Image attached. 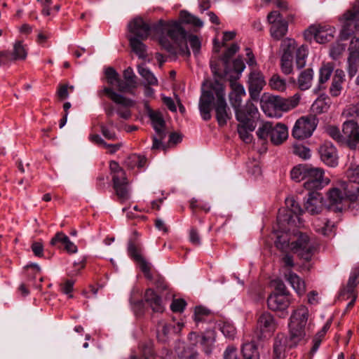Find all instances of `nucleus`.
I'll list each match as a JSON object with an SVG mask.
<instances>
[{"mask_svg": "<svg viewBox=\"0 0 359 359\" xmlns=\"http://www.w3.org/2000/svg\"><path fill=\"white\" fill-rule=\"evenodd\" d=\"M154 30L160 34L159 43L166 51L172 55L180 54L189 57L190 50L187 41L195 55L200 52L201 41L194 34H188L187 31L177 21L161 20L154 27Z\"/></svg>", "mask_w": 359, "mask_h": 359, "instance_id": "obj_1", "label": "nucleus"}, {"mask_svg": "<svg viewBox=\"0 0 359 359\" xmlns=\"http://www.w3.org/2000/svg\"><path fill=\"white\" fill-rule=\"evenodd\" d=\"M215 111V118L219 126L226 125L232 114L225 99L224 86L218 81H214L208 90L202 91L198 108L204 121L210 120L211 107Z\"/></svg>", "mask_w": 359, "mask_h": 359, "instance_id": "obj_2", "label": "nucleus"}, {"mask_svg": "<svg viewBox=\"0 0 359 359\" xmlns=\"http://www.w3.org/2000/svg\"><path fill=\"white\" fill-rule=\"evenodd\" d=\"M294 238L295 239L291 240L288 233H281L275 241L276 247L284 252L291 251L300 259L309 262L316 250L315 243L307 234L301 232L295 235Z\"/></svg>", "mask_w": 359, "mask_h": 359, "instance_id": "obj_3", "label": "nucleus"}, {"mask_svg": "<svg viewBox=\"0 0 359 359\" xmlns=\"http://www.w3.org/2000/svg\"><path fill=\"white\" fill-rule=\"evenodd\" d=\"M309 317V309L304 305L298 306L292 313L289 322L290 346H297L304 340L306 337L305 328Z\"/></svg>", "mask_w": 359, "mask_h": 359, "instance_id": "obj_4", "label": "nucleus"}, {"mask_svg": "<svg viewBox=\"0 0 359 359\" xmlns=\"http://www.w3.org/2000/svg\"><path fill=\"white\" fill-rule=\"evenodd\" d=\"M258 109L256 106L251 102L246 103V109L245 110L238 111L236 113V119L239 122L238 125V133L239 137L245 143H250L252 141V135L250 134L255 128V119L257 117Z\"/></svg>", "mask_w": 359, "mask_h": 359, "instance_id": "obj_5", "label": "nucleus"}, {"mask_svg": "<svg viewBox=\"0 0 359 359\" xmlns=\"http://www.w3.org/2000/svg\"><path fill=\"white\" fill-rule=\"evenodd\" d=\"M113 182V188L116 195L121 202L129 199L130 194L128 188V182L126 172L116 161H111L109 164Z\"/></svg>", "mask_w": 359, "mask_h": 359, "instance_id": "obj_6", "label": "nucleus"}, {"mask_svg": "<svg viewBox=\"0 0 359 359\" xmlns=\"http://www.w3.org/2000/svg\"><path fill=\"white\" fill-rule=\"evenodd\" d=\"M257 135L264 140L269 137L273 144L278 145L287 138V128L282 123L273 124L271 122H266L258 128Z\"/></svg>", "mask_w": 359, "mask_h": 359, "instance_id": "obj_7", "label": "nucleus"}, {"mask_svg": "<svg viewBox=\"0 0 359 359\" xmlns=\"http://www.w3.org/2000/svg\"><path fill=\"white\" fill-rule=\"evenodd\" d=\"M147 111L155 130V135L152 137L151 149L165 150L166 146L163 143V141L167 136V131L163 115L159 111H154L149 107L147 108Z\"/></svg>", "mask_w": 359, "mask_h": 359, "instance_id": "obj_8", "label": "nucleus"}, {"mask_svg": "<svg viewBox=\"0 0 359 359\" xmlns=\"http://www.w3.org/2000/svg\"><path fill=\"white\" fill-rule=\"evenodd\" d=\"M188 339L192 346H200L205 354L210 355L215 348L216 332L213 330L200 332H191L189 334Z\"/></svg>", "mask_w": 359, "mask_h": 359, "instance_id": "obj_9", "label": "nucleus"}, {"mask_svg": "<svg viewBox=\"0 0 359 359\" xmlns=\"http://www.w3.org/2000/svg\"><path fill=\"white\" fill-rule=\"evenodd\" d=\"M318 124L315 116H302L297 120L292 128V135L298 140H304L311 136Z\"/></svg>", "mask_w": 359, "mask_h": 359, "instance_id": "obj_10", "label": "nucleus"}, {"mask_svg": "<svg viewBox=\"0 0 359 359\" xmlns=\"http://www.w3.org/2000/svg\"><path fill=\"white\" fill-rule=\"evenodd\" d=\"M102 93L114 102L121 105V107H118L116 110L117 114L121 118L128 120L131 117V111L128 107L134 105L135 102L133 100L116 93L110 87H104L102 90Z\"/></svg>", "mask_w": 359, "mask_h": 359, "instance_id": "obj_11", "label": "nucleus"}, {"mask_svg": "<svg viewBox=\"0 0 359 359\" xmlns=\"http://www.w3.org/2000/svg\"><path fill=\"white\" fill-rule=\"evenodd\" d=\"M162 20L157 23L150 26L142 18L134 19L128 25V29L130 34L128 37H136V39L144 40L148 38L150 33L153 32L160 39V34L154 30V27L157 25Z\"/></svg>", "mask_w": 359, "mask_h": 359, "instance_id": "obj_12", "label": "nucleus"}, {"mask_svg": "<svg viewBox=\"0 0 359 359\" xmlns=\"http://www.w3.org/2000/svg\"><path fill=\"white\" fill-rule=\"evenodd\" d=\"M267 20L271 25L270 34L275 40H280L284 37L288 30V24L279 11H273L267 15Z\"/></svg>", "mask_w": 359, "mask_h": 359, "instance_id": "obj_13", "label": "nucleus"}, {"mask_svg": "<svg viewBox=\"0 0 359 359\" xmlns=\"http://www.w3.org/2000/svg\"><path fill=\"white\" fill-rule=\"evenodd\" d=\"M142 247L134 241H129L128 243V254L129 257L140 266V268L147 279L152 278L150 264L142 256Z\"/></svg>", "mask_w": 359, "mask_h": 359, "instance_id": "obj_14", "label": "nucleus"}, {"mask_svg": "<svg viewBox=\"0 0 359 359\" xmlns=\"http://www.w3.org/2000/svg\"><path fill=\"white\" fill-rule=\"evenodd\" d=\"M343 144L351 150L359 145V125L354 121H346L342 125Z\"/></svg>", "mask_w": 359, "mask_h": 359, "instance_id": "obj_15", "label": "nucleus"}, {"mask_svg": "<svg viewBox=\"0 0 359 359\" xmlns=\"http://www.w3.org/2000/svg\"><path fill=\"white\" fill-rule=\"evenodd\" d=\"M334 30L330 26L311 25L304 32L306 40L313 38L319 43H325L331 41L334 37Z\"/></svg>", "mask_w": 359, "mask_h": 359, "instance_id": "obj_16", "label": "nucleus"}, {"mask_svg": "<svg viewBox=\"0 0 359 359\" xmlns=\"http://www.w3.org/2000/svg\"><path fill=\"white\" fill-rule=\"evenodd\" d=\"M323 175L322 169L309 167L304 181V187L308 190L322 189L329 183V180L325 179Z\"/></svg>", "mask_w": 359, "mask_h": 359, "instance_id": "obj_17", "label": "nucleus"}, {"mask_svg": "<svg viewBox=\"0 0 359 359\" xmlns=\"http://www.w3.org/2000/svg\"><path fill=\"white\" fill-rule=\"evenodd\" d=\"M276 327V321L269 312H264L257 318L256 329L260 334L259 337L271 336Z\"/></svg>", "mask_w": 359, "mask_h": 359, "instance_id": "obj_18", "label": "nucleus"}, {"mask_svg": "<svg viewBox=\"0 0 359 359\" xmlns=\"http://www.w3.org/2000/svg\"><path fill=\"white\" fill-rule=\"evenodd\" d=\"M300 96L295 94L289 98H284L280 96H271L266 103L269 107L274 109L287 111L296 107L299 102Z\"/></svg>", "mask_w": 359, "mask_h": 359, "instance_id": "obj_19", "label": "nucleus"}, {"mask_svg": "<svg viewBox=\"0 0 359 359\" xmlns=\"http://www.w3.org/2000/svg\"><path fill=\"white\" fill-rule=\"evenodd\" d=\"M328 197L332 205H339L346 198L351 201H355L359 197V187H356L353 190L348 185L344 193L338 188H333L329 191Z\"/></svg>", "mask_w": 359, "mask_h": 359, "instance_id": "obj_20", "label": "nucleus"}, {"mask_svg": "<svg viewBox=\"0 0 359 359\" xmlns=\"http://www.w3.org/2000/svg\"><path fill=\"white\" fill-rule=\"evenodd\" d=\"M144 302L147 303L155 313H163L164 311V306L161 296L151 288H148L145 290L143 300L137 301L135 303V306L142 308Z\"/></svg>", "mask_w": 359, "mask_h": 359, "instance_id": "obj_21", "label": "nucleus"}, {"mask_svg": "<svg viewBox=\"0 0 359 359\" xmlns=\"http://www.w3.org/2000/svg\"><path fill=\"white\" fill-rule=\"evenodd\" d=\"M349 55L348 57V74L350 77H353L359 68V38L353 37L348 47Z\"/></svg>", "mask_w": 359, "mask_h": 359, "instance_id": "obj_22", "label": "nucleus"}, {"mask_svg": "<svg viewBox=\"0 0 359 359\" xmlns=\"http://www.w3.org/2000/svg\"><path fill=\"white\" fill-rule=\"evenodd\" d=\"M266 84L264 76L259 71H252L249 74L248 79V91L250 97L254 100H257L259 94Z\"/></svg>", "mask_w": 359, "mask_h": 359, "instance_id": "obj_23", "label": "nucleus"}, {"mask_svg": "<svg viewBox=\"0 0 359 359\" xmlns=\"http://www.w3.org/2000/svg\"><path fill=\"white\" fill-rule=\"evenodd\" d=\"M290 336L287 337L284 334L279 333L274 339L273 359H284L286 349L292 348L297 346H290Z\"/></svg>", "mask_w": 359, "mask_h": 359, "instance_id": "obj_24", "label": "nucleus"}, {"mask_svg": "<svg viewBox=\"0 0 359 359\" xmlns=\"http://www.w3.org/2000/svg\"><path fill=\"white\" fill-rule=\"evenodd\" d=\"M320 159L326 165L335 167L338 164L337 151L331 142H325L318 149Z\"/></svg>", "mask_w": 359, "mask_h": 359, "instance_id": "obj_25", "label": "nucleus"}, {"mask_svg": "<svg viewBox=\"0 0 359 359\" xmlns=\"http://www.w3.org/2000/svg\"><path fill=\"white\" fill-rule=\"evenodd\" d=\"M230 86L232 91L229 93V100L236 114L237 111L246 109V104L243 107H240L242 102V97L245 95V92L243 86L236 81H231Z\"/></svg>", "mask_w": 359, "mask_h": 359, "instance_id": "obj_26", "label": "nucleus"}, {"mask_svg": "<svg viewBox=\"0 0 359 359\" xmlns=\"http://www.w3.org/2000/svg\"><path fill=\"white\" fill-rule=\"evenodd\" d=\"M324 208V198L321 194L312 191L309 194V197L304 203V210L311 215H316L321 212Z\"/></svg>", "mask_w": 359, "mask_h": 359, "instance_id": "obj_27", "label": "nucleus"}, {"mask_svg": "<svg viewBox=\"0 0 359 359\" xmlns=\"http://www.w3.org/2000/svg\"><path fill=\"white\" fill-rule=\"evenodd\" d=\"M291 304L290 295L284 294H271L267 298V305L273 311H285Z\"/></svg>", "mask_w": 359, "mask_h": 359, "instance_id": "obj_28", "label": "nucleus"}, {"mask_svg": "<svg viewBox=\"0 0 359 359\" xmlns=\"http://www.w3.org/2000/svg\"><path fill=\"white\" fill-rule=\"evenodd\" d=\"M7 55L10 64L17 60H25L27 56V49L22 41H17L13 43L12 52L7 50Z\"/></svg>", "mask_w": 359, "mask_h": 359, "instance_id": "obj_29", "label": "nucleus"}, {"mask_svg": "<svg viewBox=\"0 0 359 359\" xmlns=\"http://www.w3.org/2000/svg\"><path fill=\"white\" fill-rule=\"evenodd\" d=\"M286 280L290 284L299 296H302L306 292L304 281L295 273L290 271L285 274Z\"/></svg>", "mask_w": 359, "mask_h": 359, "instance_id": "obj_30", "label": "nucleus"}, {"mask_svg": "<svg viewBox=\"0 0 359 359\" xmlns=\"http://www.w3.org/2000/svg\"><path fill=\"white\" fill-rule=\"evenodd\" d=\"M313 79V71L311 68L302 70L297 79V85L301 90H306L311 88Z\"/></svg>", "mask_w": 359, "mask_h": 359, "instance_id": "obj_31", "label": "nucleus"}, {"mask_svg": "<svg viewBox=\"0 0 359 359\" xmlns=\"http://www.w3.org/2000/svg\"><path fill=\"white\" fill-rule=\"evenodd\" d=\"M344 72L341 69H337L332 79L330 93L332 96H338L342 89L341 84L344 80Z\"/></svg>", "mask_w": 359, "mask_h": 359, "instance_id": "obj_32", "label": "nucleus"}, {"mask_svg": "<svg viewBox=\"0 0 359 359\" xmlns=\"http://www.w3.org/2000/svg\"><path fill=\"white\" fill-rule=\"evenodd\" d=\"M313 226L317 232L324 236L330 235L334 228V225L330 220L319 218L314 220Z\"/></svg>", "mask_w": 359, "mask_h": 359, "instance_id": "obj_33", "label": "nucleus"}, {"mask_svg": "<svg viewBox=\"0 0 359 359\" xmlns=\"http://www.w3.org/2000/svg\"><path fill=\"white\" fill-rule=\"evenodd\" d=\"M132 50L142 59L147 57L146 46L142 42V39L136 37H128Z\"/></svg>", "mask_w": 359, "mask_h": 359, "instance_id": "obj_34", "label": "nucleus"}, {"mask_svg": "<svg viewBox=\"0 0 359 359\" xmlns=\"http://www.w3.org/2000/svg\"><path fill=\"white\" fill-rule=\"evenodd\" d=\"M359 276V267L355 268L351 273L346 288L341 292V295L346 292L349 295L354 293V289L357 285V278Z\"/></svg>", "mask_w": 359, "mask_h": 359, "instance_id": "obj_35", "label": "nucleus"}, {"mask_svg": "<svg viewBox=\"0 0 359 359\" xmlns=\"http://www.w3.org/2000/svg\"><path fill=\"white\" fill-rule=\"evenodd\" d=\"M241 352L244 359H259L257 347L252 342L243 344Z\"/></svg>", "mask_w": 359, "mask_h": 359, "instance_id": "obj_36", "label": "nucleus"}, {"mask_svg": "<svg viewBox=\"0 0 359 359\" xmlns=\"http://www.w3.org/2000/svg\"><path fill=\"white\" fill-rule=\"evenodd\" d=\"M269 85L271 89L280 92H283L287 88L286 81L278 74L271 76L269 81Z\"/></svg>", "mask_w": 359, "mask_h": 359, "instance_id": "obj_37", "label": "nucleus"}, {"mask_svg": "<svg viewBox=\"0 0 359 359\" xmlns=\"http://www.w3.org/2000/svg\"><path fill=\"white\" fill-rule=\"evenodd\" d=\"M137 72L146 81V84L157 86L158 80L154 74L144 65L137 66Z\"/></svg>", "mask_w": 359, "mask_h": 359, "instance_id": "obj_38", "label": "nucleus"}, {"mask_svg": "<svg viewBox=\"0 0 359 359\" xmlns=\"http://www.w3.org/2000/svg\"><path fill=\"white\" fill-rule=\"evenodd\" d=\"M309 168V166L306 165H298L294 167L290 172L291 178L297 182L304 181Z\"/></svg>", "mask_w": 359, "mask_h": 359, "instance_id": "obj_39", "label": "nucleus"}, {"mask_svg": "<svg viewBox=\"0 0 359 359\" xmlns=\"http://www.w3.org/2000/svg\"><path fill=\"white\" fill-rule=\"evenodd\" d=\"M180 18L182 23L192 25L197 27H201L203 25V22L197 17L191 15L187 11H181Z\"/></svg>", "mask_w": 359, "mask_h": 359, "instance_id": "obj_40", "label": "nucleus"}, {"mask_svg": "<svg viewBox=\"0 0 359 359\" xmlns=\"http://www.w3.org/2000/svg\"><path fill=\"white\" fill-rule=\"evenodd\" d=\"M292 57V55H290L289 53L282 55L280 65V69L281 72L285 75L290 74L293 72Z\"/></svg>", "mask_w": 359, "mask_h": 359, "instance_id": "obj_41", "label": "nucleus"}, {"mask_svg": "<svg viewBox=\"0 0 359 359\" xmlns=\"http://www.w3.org/2000/svg\"><path fill=\"white\" fill-rule=\"evenodd\" d=\"M332 72L333 68L329 65H324L320 69L318 90L325 88L323 85L330 79Z\"/></svg>", "mask_w": 359, "mask_h": 359, "instance_id": "obj_42", "label": "nucleus"}, {"mask_svg": "<svg viewBox=\"0 0 359 359\" xmlns=\"http://www.w3.org/2000/svg\"><path fill=\"white\" fill-rule=\"evenodd\" d=\"M325 132L332 139L336 141L338 144L342 145L343 144V133H341L339 128L333 125H328L325 127Z\"/></svg>", "mask_w": 359, "mask_h": 359, "instance_id": "obj_43", "label": "nucleus"}, {"mask_svg": "<svg viewBox=\"0 0 359 359\" xmlns=\"http://www.w3.org/2000/svg\"><path fill=\"white\" fill-rule=\"evenodd\" d=\"M308 50L306 47L302 46L296 51L295 62L298 69H302L306 65Z\"/></svg>", "mask_w": 359, "mask_h": 359, "instance_id": "obj_44", "label": "nucleus"}, {"mask_svg": "<svg viewBox=\"0 0 359 359\" xmlns=\"http://www.w3.org/2000/svg\"><path fill=\"white\" fill-rule=\"evenodd\" d=\"M347 177L349 180L348 185L351 189L354 190L356 187H359L355 185V184H359V165L354 168H349L347 171Z\"/></svg>", "mask_w": 359, "mask_h": 359, "instance_id": "obj_45", "label": "nucleus"}, {"mask_svg": "<svg viewBox=\"0 0 359 359\" xmlns=\"http://www.w3.org/2000/svg\"><path fill=\"white\" fill-rule=\"evenodd\" d=\"M140 353L144 359H154V351L151 342L142 343L139 345Z\"/></svg>", "mask_w": 359, "mask_h": 359, "instance_id": "obj_46", "label": "nucleus"}, {"mask_svg": "<svg viewBox=\"0 0 359 359\" xmlns=\"http://www.w3.org/2000/svg\"><path fill=\"white\" fill-rule=\"evenodd\" d=\"M239 46L236 43H232L229 48L222 55L221 60L226 67L230 61V59L238 51Z\"/></svg>", "mask_w": 359, "mask_h": 359, "instance_id": "obj_47", "label": "nucleus"}, {"mask_svg": "<svg viewBox=\"0 0 359 359\" xmlns=\"http://www.w3.org/2000/svg\"><path fill=\"white\" fill-rule=\"evenodd\" d=\"M293 153L304 160L309 158L311 156L310 149L302 144H294L293 147Z\"/></svg>", "mask_w": 359, "mask_h": 359, "instance_id": "obj_48", "label": "nucleus"}, {"mask_svg": "<svg viewBox=\"0 0 359 359\" xmlns=\"http://www.w3.org/2000/svg\"><path fill=\"white\" fill-rule=\"evenodd\" d=\"M285 204L290 211L294 215H302L304 210L301 208L299 203L297 202L293 198H287L285 199Z\"/></svg>", "mask_w": 359, "mask_h": 359, "instance_id": "obj_49", "label": "nucleus"}, {"mask_svg": "<svg viewBox=\"0 0 359 359\" xmlns=\"http://www.w3.org/2000/svg\"><path fill=\"white\" fill-rule=\"evenodd\" d=\"M66 239L68 240L69 237L63 232H57L51 239L50 244L57 248H61L66 243Z\"/></svg>", "mask_w": 359, "mask_h": 359, "instance_id": "obj_50", "label": "nucleus"}, {"mask_svg": "<svg viewBox=\"0 0 359 359\" xmlns=\"http://www.w3.org/2000/svg\"><path fill=\"white\" fill-rule=\"evenodd\" d=\"M196 346L191 344V346L184 348L183 351L180 353V357L181 359H197L198 353L196 350Z\"/></svg>", "mask_w": 359, "mask_h": 359, "instance_id": "obj_51", "label": "nucleus"}, {"mask_svg": "<svg viewBox=\"0 0 359 359\" xmlns=\"http://www.w3.org/2000/svg\"><path fill=\"white\" fill-rule=\"evenodd\" d=\"M345 49V44L341 43H334L331 46L330 55L334 60H337L341 56Z\"/></svg>", "mask_w": 359, "mask_h": 359, "instance_id": "obj_52", "label": "nucleus"}, {"mask_svg": "<svg viewBox=\"0 0 359 359\" xmlns=\"http://www.w3.org/2000/svg\"><path fill=\"white\" fill-rule=\"evenodd\" d=\"M104 74L107 81L110 86L115 85L119 80L120 76L113 67H107L105 69Z\"/></svg>", "mask_w": 359, "mask_h": 359, "instance_id": "obj_53", "label": "nucleus"}, {"mask_svg": "<svg viewBox=\"0 0 359 359\" xmlns=\"http://www.w3.org/2000/svg\"><path fill=\"white\" fill-rule=\"evenodd\" d=\"M171 326L166 323L161 321L157 325V337L160 340H165V337L168 334Z\"/></svg>", "mask_w": 359, "mask_h": 359, "instance_id": "obj_54", "label": "nucleus"}, {"mask_svg": "<svg viewBox=\"0 0 359 359\" xmlns=\"http://www.w3.org/2000/svg\"><path fill=\"white\" fill-rule=\"evenodd\" d=\"M117 89L121 93H133V90L137 88L135 86H131L130 83L127 81H123L119 78L118 81L116 82Z\"/></svg>", "mask_w": 359, "mask_h": 359, "instance_id": "obj_55", "label": "nucleus"}, {"mask_svg": "<svg viewBox=\"0 0 359 359\" xmlns=\"http://www.w3.org/2000/svg\"><path fill=\"white\" fill-rule=\"evenodd\" d=\"M223 334L229 339H233L236 334L235 327L229 323H224L221 327Z\"/></svg>", "mask_w": 359, "mask_h": 359, "instance_id": "obj_56", "label": "nucleus"}, {"mask_svg": "<svg viewBox=\"0 0 359 359\" xmlns=\"http://www.w3.org/2000/svg\"><path fill=\"white\" fill-rule=\"evenodd\" d=\"M210 314V311L203 306H196L194 311V320L196 323L203 322L204 318Z\"/></svg>", "mask_w": 359, "mask_h": 359, "instance_id": "obj_57", "label": "nucleus"}, {"mask_svg": "<svg viewBox=\"0 0 359 359\" xmlns=\"http://www.w3.org/2000/svg\"><path fill=\"white\" fill-rule=\"evenodd\" d=\"M189 207L192 210L193 213H195L197 209L203 210L205 212H208L210 210V207L207 203H203L201 202H199L196 198H192L190 201Z\"/></svg>", "mask_w": 359, "mask_h": 359, "instance_id": "obj_58", "label": "nucleus"}, {"mask_svg": "<svg viewBox=\"0 0 359 359\" xmlns=\"http://www.w3.org/2000/svg\"><path fill=\"white\" fill-rule=\"evenodd\" d=\"M281 48L283 50V54L289 53L292 55L295 49V41L292 39H284L281 43Z\"/></svg>", "mask_w": 359, "mask_h": 359, "instance_id": "obj_59", "label": "nucleus"}, {"mask_svg": "<svg viewBox=\"0 0 359 359\" xmlns=\"http://www.w3.org/2000/svg\"><path fill=\"white\" fill-rule=\"evenodd\" d=\"M149 280L153 281L154 285L161 291H164L168 288L165 278L160 275H152V278Z\"/></svg>", "mask_w": 359, "mask_h": 359, "instance_id": "obj_60", "label": "nucleus"}, {"mask_svg": "<svg viewBox=\"0 0 359 359\" xmlns=\"http://www.w3.org/2000/svg\"><path fill=\"white\" fill-rule=\"evenodd\" d=\"M187 302L183 299H175L170 305V309L175 313H181L184 311Z\"/></svg>", "mask_w": 359, "mask_h": 359, "instance_id": "obj_61", "label": "nucleus"}, {"mask_svg": "<svg viewBox=\"0 0 359 359\" xmlns=\"http://www.w3.org/2000/svg\"><path fill=\"white\" fill-rule=\"evenodd\" d=\"M123 78L124 80L130 83L131 86H135L137 87V82L136 81V76L133 72V70L131 67H128L123 72Z\"/></svg>", "mask_w": 359, "mask_h": 359, "instance_id": "obj_62", "label": "nucleus"}, {"mask_svg": "<svg viewBox=\"0 0 359 359\" xmlns=\"http://www.w3.org/2000/svg\"><path fill=\"white\" fill-rule=\"evenodd\" d=\"M74 282L72 280H67L63 284H61V290L63 293L69 295V298H72L73 295L72 292L73 290Z\"/></svg>", "mask_w": 359, "mask_h": 359, "instance_id": "obj_63", "label": "nucleus"}, {"mask_svg": "<svg viewBox=\"0 0 359 359\" xmlns=\"http://www.w3.org/2000/svg\"><path fill=\"white\" fill-rule=\"evenodd\" d=\"M189 241L195 245H199L201 244L200 236L196 228L193 227L190 229Z\"/></svg>", "mask_w": 359, "mask_h": 359, "instance_id": "obj_64", "label": "nucleus"}]
</instances>
